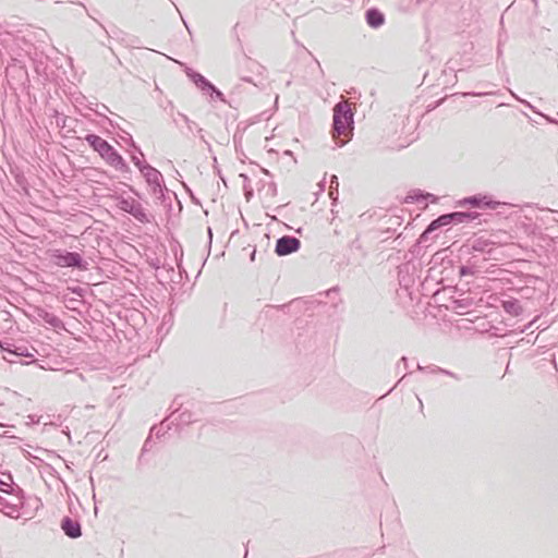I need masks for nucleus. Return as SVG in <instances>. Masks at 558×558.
Segmentation results:
<instances>
[{
	"label": "nucleus",
	"mask_w": 558,
	"mask_h": 558,
	"mask_svg": "<svg viewBox=\"0 0 558 558\" xmlns=\"http://www.w3.org/2000/svg\"><path fill=\"white\" fill-rule=\"evenodd\" d=\"M353 131L352 104L342 101L333 108V138L340 146L351 137Z\"/></svg>",
	"instance_id": "nucleus-1"
},
{
	"label": "nucleus",
	"mask_w": 558,
	"mask_h": 558,
	"mask_svg": "<svg viewBox=\"0 0 558 558\" xmlns=\"http://www.w3.org/2000/svg\"><path fill=\"white\" fill-rule=\"evenodd\" d=\"M85 140L109 163L116 165L120 161V156L105 140L98 135L89 134L85 137Z\"/></svg>",
	"instance_id": "nucleus-2"
},
{
	"label": "nucleus",
	"mask_w": 558,
	"mask_h": 558,
	"mask_svg": "<svg viewBox=\"0 0 558 558\" xmlns=\"http://www.w3.org/2000/svg\"><path fill=\"white\" fill-rule=\"evenodd\" d=\"M51 258L59 267L80 266L81 256L77 253L56 251L52 253Z\"/></svg>",
	"instance_id": "nucleus-3"
},
{
	"label": "nucleus",
	"mask_w": 558,
	"mask_h": 558,
	"mask_svg": "<svg viewBox=\"0 0 558 558\" xmlns=\"http://www.w3.org/2000/svg\"><path fill=\"white\" fill-rule=\"evenodd\" d=\"M299 246V240L290 236H283L277 241L276 253L281 256L288 255L298 251Z\"/></svg>",
	"instance_id": "nucleus-4"
},
{
	"label": "nucleus",
	"mask_w": 558,
	"mask_h": 558,
	"mask_svg": "<svg viewBox=\"0 0 558 558\" xmlns=\"http://www.w3.org/2000/svg\"><path fill=\"white\" fill-rule=\"evenodd\" d=\"M462 203L470 204L473 207H480V208L486 207V208H490V209H495L499 205L498 202L492 201L487 196H481V195L464 198L462 201Z\"/></svg>",
	"instance_id": "nucleus-5"
},
{
	"label": "nucleus",
	"mask_w": 558,
	"mask_h": 558,
	"mask_svg": "<svg viewBox=\"0 0 558 558\" xmlns=\"http://www.w3.org/2000/svg\"><path fill=\"white\" fill-rule=\"evenodd\" d=\"M463 216H464V214H461V213H453V214L442 215L439 218H437L436 220L432 221V223L428 226L426 232H432V231L438 229L441 226H447L456 217H463Z\"/></svg>",
	"instance_id": "nucleus-6"
},
{
	"label": "nucleus",
	"mask_w": 558,
	"mask_h": 558,
	"mask_svg": "<svg viewBox=\"0 0 558 558\" xmlns=\"http://www.w3.org/2000/svg\"><path fill=\"white\" fill-rule=\"evenodd\" d=\"M62 530L70 537H78L81 535V526L76 521L69 518L62 521Z\"/></svg>",
	"instance_id": "nucleus-7"
},
{
	"label": "nucleus",
	"mask_w": 558,
	"mask_h": 558,
	"mask_svg": "<svg viewBox=\"0 0 558 558\" xmlns=\"http://www.w3.org/2000/svg\"><path fill=\"white\" fill-rule=\"evenodd\" d=\"M366 20L368 25L372 27H378L385 22L383 13L376 9H371L366 12Z\"/></svg>",
	"instance_id": "nucleus-8"
}]
</instances>
